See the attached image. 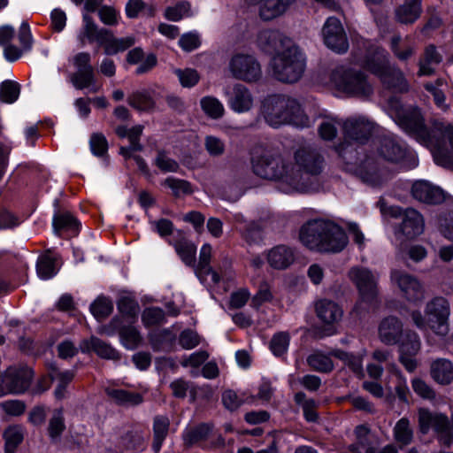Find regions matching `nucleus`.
I'll return each instance as SVG.
<instances>
[{
  "label": "nucleus",
  "mask_w": 453,
  "mask_h": 453,
  "mask_svg": "<svg viewBox=\"0 0 453 453\" xmlns=\"http://www.w3.org/2000/svg\"><path fill=\"white\" fill-rule=\"evenodd\" d=\"M316 313L323 323L333 325L342 319L343 311L336 303L323 299L316 303Z\"/></svg>",
  "instance_id": "nucleus-27"
},
{
  "label": "nucleus",
  "mask_w": 453,
  "mask_h": 453,
  "mask_svg": "<svg viewBox=\"0 0 453 453\" xmlns=\"http://www.w3.org/2000/svg\"><path fill=\"white\" fill-rule=\"evenodd\" d=\"M104 0H85L82 15L83 26L79 35V40L82 45L88 42H96L104 47L106 55H115L123 52L135 43L134 36L117 38L113 33L107 29L99 27L88 15V12H94L101 5Z\"/></svg>",
  "instance_id": "nucleus-5"
},
{
  "label": "nucleus",
  "mask_w": 453,
  "mask_h": 453,
  "mask_svg": "<svg viewBox=\"0 0 453 453\" xmlns=\"http://www.w3.org/2000/svg\"><path fill=\"white\" fill-rule=\"evenodd\" d=\"M391 281L410 302L421 301L424 298V288L420 281L413 275L397 269L391 271Z\"/></svg>",
  "instance_id": "nucleus-18"
},
{
  "label": "nucleus",
  "mask_w": 453,
  "mask_h": 453,
  "mask_svg": "<svg viewBox=\"0 0 453 453\" xmlns=\"http://www.w3.org/2000/svg\"><path fill=\"white\" fill-rule=\"evenodd\" d=\"M421 12V0H404L395 12L396 20L403 24L414 23L419 19Z\"/></svg>",
  "instance_id": "nucleus-29"
},
{
  "label": "nucleus",
  "mask_w": 453,
  "mask_h": 453,
  "mask_svg": "<svg viewBox=\"0 0 453 453\" xmlns=\"http://www.w3.org/2000/svg\"><path fill=\"white\" fill-rule=\"evenodd\" d=\"M73 65L76 72L73 73L71 81L77 89L90 88L91 91H97L96 87L94 68L90 64V55L81 52L73 58Z\"/></svg>",
  "instance_id": "nucleus-16"
},
{
  "label": "nucleus",
  "mask_w": 453,
  "mask_h": 453,
  "mask_svg": "<svg viewBox=\"0 0 453 453\" xmlns=\"http://www.w3.org/2000/svg\"><path fill=\"white\" fill-rule=\"evenodd\" d=\"M104 390L106 395L119 405L134 406L140 404L143 401V397L140 393L111 387H106Z\"/></svg>",
  "instance_id": "nucleus-32"
},
{
  "label": "nucleus",
  "mask_w": 453,
  "mask_h": 453,
  "mask_svg": "<svg viewBox=\"0 0 453 453\" xmlns=\"http://www.w3.org/2000/svg\"><path fill=\"white\" fill-rule=\"evenodd\" d=\"M90 150L95 156L102 157L108 150L106 138L101 134H93L89 141Z\"/></svg>",
  "instance_id": "nucleus-64"
},
{
  "label": "nucleus",
  "mask_w": 453,
  "mask_h": 453,
  "mask_svg": "<svg viewBox=\"0 0 453 453\" xmlns=\"http://www.w3.org/2000/svg\"><path fill=\"white\" fill-rule=\"evenodd\" d=\"M444 84V81L441 79H438L435 82V84L433 83H427L426 84L425 88L427 91H429L433 96L435 104L441 109H445V96L441 88Z\"/></svg>",
  "instance_id": "nucleus-61"
},
{
  "label": "nucleus",
  "mask_w": 453,
  "mask_h": 453,
  "mask_svg": "<svg viewBox=\"0 0 453 453\" xmlns=\"http://www.w3.org/2000/svg\"><path fill=\"white\" fill-rule=\"evenodd\" d=\"M33 371L27 366L10 367L3 376L0 385V397L6 394H21L30 386Z\"/></svg>",
  "instance_id": "nucleus-15"
},
{
  "label": "nucleus",
  "mask_w": 453,
  "mask_h": 453,
  "mask_svg": "<svg viewBox=\"0 0 453 453\" xmlns=\"http://www.w3.org/2000/svg\"><path fill=\"white\" fill-rule=\"evenodd\" d=\"M378 154L382 159L395 164L402 171L414 169L418 165L415 152L392 136L384 137L380 141Z\"/></svg>",
  "instance_id": "nucleus-13"
},
{
  "label": "nucleus",
  "mask_w": 453,
  "mask_h": 453,
  "mask_svg": "<svg viewBox=\"0 0 453 453\" xmlns=\"http://www.w3.org/2000/svg\"><path fill=\"white\" fill-rule=\"evenodd\" d=\"M100 20L107 26H117L121 20L120 12L111 5H103L98 10Z\"/></svg>",
  "instance_id": "nucleus-54"
},
{
  "label": "nucleus",
  "mask_w": 453,
  "mask_h": 453,
  "mask_svg": "<svg viewBox=\"0 0 453 453\" xmlns=\"http://www.w3.org/2000/svg\"><path fill=\"white\" fill-rule=\"evenodd\" d=\"M413 197L426 203H440L445 199L443 191L426 180L416 181L411 188Z\"/></svg>",
  "instance_id": "nucleus-24"
},
{
  "label": "nucleus",
  "mask_w": 453,
  "mask_h": 453,
  "mask_svg": "<svg viewBox=\"0 0 453 453\" xmlns=\"http://www.w3.org/2000/svg\"><path fill=\"white\" fill-rule=\"evenodd\" d=\"M266 257L271 267L276 270H284L295 262L296 252L293 248L280 244L272 248Z\"/></svg>",
  "instance_id": "nucleus-25"
},
{
  "label": "nucleus",
  "mask_w": 453,
  "mask_h": 453,
  "mask_svg": "<svg viewBox=\"0 0 453 453\" xmlns=\"http://www.w3.org/2000/svg\"><path fill=\"white\" fill-rule=\"evenodd\" d=\"M212 427L209 424H200L196 426L186 428L182 434L185 445L192 446L200 441L205 440Z\"/></svg>",
  "instance_id": "nucleus-39"
},
{
  "label": "nucleus",
  "mask_w": 453,
  "mask_h": 453,
  "mask_svg": "<svg viewBox=\"0 0 453 453\" xmlns=\"http://www.w3.org/2000/svg\"><path fill=\"white\" fill-rule=\"evenodd\" d=\"M426 313L427 320L419 311L412 312V320L417 327L422 330L430 327L436 334L445 336L449 332V302L445 298L436 297L427 303Z\"/></svg>",
  "instance_id": "nucleus-12"
},
{
  "label": "nucleus",
  "mask_w": 453,
  "mask_h": 453,
  "mask_svg": "<svg viewBox=\"0 0 453 453\" xmlns=\"http://www.w3.org/2000/svg\"><path fill=\"white\" fill-rule=\"evenodd\" d=\"M324 43L337 53H345L349 49V41L341 21L329 17L322 28Z\"/></svg>",
  "instance_id": "nucleus-17"
},
{
  "label": "nucleus",
  "mask_w": 453,
  "mask_h": 453,
  "mask_svg": "<svg viewBox=\"0 0 453 453\" xmlns=\"http://www.w3.org/2000/svg\"><path fill=\"white\" fill-rule=\"evenodd\" d=\"M391 50L400 60L408 59L414 51L412 46L402 43L400 36H395L392 38Z\"/></svg>",
  "instance_id": "nucleus-59"
},
{
  "label": "nucleus",
  "mask_w": 453,
  "mask_h": 453,
  "mask_svg": "<svg viewBox=\"0 0 453 453\" xmlns=\"http://www.w3.org/2000/svg\"><path fill=\"white\" fill-rule=\"evenodd\" d=\"M262 114L266 123L273 127H279L285 124L306 127L311 124L310 119L303 112L299 103L284 95L267 96L263 102Z\"/></svg>",
  "instance_id": "nucleus-7"
},
{
  "label": "nucleus",
  "mask_w": 453,
  "mask_h": 453,
  "mask_svg": "<svg viewBox=\"0 0 453 453\" xmlns=\"http://www.w3.org/2000/svg\"><path fill=\"white\" fill-rule=\"evenodd\" d=\"M411 387L413 391L424 399L433 400L435 398L434 389L425 380L419 378H414L411 380Z\"/></svg>",
  "instance_id": "nucleus-60"
},
{
  "label": "nucleus",
  "mask_w": 453,
  "mask_h": 453,
  "mask_svg": "<svg viewBox=\"0 0 453 453\" xmlns=\"http://www.w3.org/2000/svg\"><path fill=\"white\" fill-rule=\"evenodd\" d=\"M121 443L127 450L142 451L145 447L143 436L139 433L129 432L121 439Z\"/></svg>",
  "instance_id": "nucleus-53"
},
{
  "label": "nucleus",
  "mask_w": 453,
  "mask_h": 453,
  "mask_svg": "<svg viewBox=\"0 0 453 453\" xmlns=\"http://www.w3.org/2000/svg\"><path fill=\"white\" fill-rule=\"evenodd\" d=\"M337 126H342L344 141L335 147L342 159L343 168L358 177L368 186L380 187L390 178V172L379 165L377 160L369 155L360 157L364 145L372 134L375 125L365 116H356L340 122L335 119L323 121L319 134L324 140H333L337 134Z\"/></svg>",
  "instance_id": "nucleus-1"
},
{
  "label": "nucleus",
  "mask_w": 453,
  "mask_h": 453,
  "mask_svg": "<svg viewBox=\"0 0 453 453\" xmlns=\"http://www.w3.org/2000/svg\"><path fill=\"white\" fill-rule=\"evenodd\" d=\"M19 83L5 80L0 84V101L4 104H13L19 96Z\"/></svg>",
  "instance_id": "nucleus-44"
},
{
  "label": "nucleus",
  "mask_w": 453,
  "mask_h": 453,
  "mask_svg": "<svg viewBox=\"0 0 453 453\" xmlns=\"http://www.w3.org/2000/svg\"><path fill=\"white\" fill-rule=\"evenodd\" d=\"M334 357L342 360L356 373H361L363 365L362 358L356 357L342 350H334L331 353Z\"/></svg>",
  "instance_id": "nucleus-58"
},
{
  "label": "nucleus",
  "mask_w": 453,
  "mask_h": 453,
  "mask_svg": "<svg viewBox=\"0 0 453 453\" xmlns=\"http://www.w3.org/2000/svg\"><path fill=\"white\" fill-rule=\"evenodd\" d=\"M388 110L394 121L420 144L432 150L436 164L453 167V127L434 122L431 130L424 124L419 109L404 107L396 98L388 101Z\"/></svg>",
  "instance_id": "nucleus-3"
},
{
  "label": "nucleus",
  "mask_w": 453,
  "mask_h": 453,
  "mask_svg": "<svg viewBox=\"0 0 453 453\" xmlns=\"http://www.w3.org/2000/svg\"><path fill=\"white\" fill-rule=\"evenodd\" d=\"M53 228L57 234H67L68 236L76 235L80 231V223L69 212L58 213L53 217Z\"/></svg>",
  "instance_id": "nucleus-31"
},
{
  "label": "nucleus",
  "mask_w": 453,
  "mask_h": 453,
  "mask_svg": "<svg viewBox=\"0 0 453 453\" xmlns=\"http://www.w3.org/2000/svg\"><path fill=\"white\" fill-rule=\"evenodd\" d=\"M379 337L387 345L400 344V361L409 372L417 367L415 356L420 349L418 335L414 332L403 333L402 322L395 317L385 318L379 326Z\"/></svg>",
  "instance_id": "nucleus-6"
},
{
  "label": "nucleus",
  "mask_w": 453,
  "mask_h": 453,
  "mask_svg": "<svg viewBox=\"0 0 453 453\" xmlns=\"http://www.w3.org/2000/svg\"><path fill=\"white\" fill-rule=\"evenodd\" d=\"M81 349L82 352L93 350L102 358L115 360L119 357V352L114 348L97 337L82 341Z\"/></svg>",
  "instance_id": "nucleus-30"
},
{
  "label": "nucleus",
  "mask_w": 453,
  "mask_h": 453,
  "mask_svg": "<svg viewBox=\"0 0 453 453\" xmlns=\"http://www.w3.org/2000/svg\"><path fill=\"white\" fill-rule=\"evenodd\" d=\"M118 309L122 316L134 319L138 314L139 305L134 298L122 296L118 302Z\"/></svg>",
  "instance_id": "nucleus-57"
},
{
  "label": "nucleus",
  "mask_w": 453,
  "mask_h": 453,
  "mask_svg": "<svg viewBox=\"0 0 453 453\" xmlns=\"http://www.w3.org/2000/svg\"><path fill=\"white\" fill-rule=\"evenodd\" d=\"M204 146L207 152L212 157L221 156L225 152L224 142L213 135H208L205 137Z\"/></svg>",
  "instance_id": "nucleus-63"
},
{
  "label": "nucleus",
  "mask_w": 453,
  "mask_h": 453,
  "mask_svg": "<svg viewBox=\"0 0 453 453\" xmlns=\"http://www.w3.org/2000/svg\"><path fill=\"white\" fill-rule=\"evenodd\" d=\"M296 401L303 408L304 417L307 421L314 422L318 418V414L315 411L316 403L312 399H306L303 393H297L296 395Z\"/></svg>",
  "instance_id": "nucleus-55"
},
{
  "label": "nucleus",
  "mask_w": 453,
  "mask_h": 453,
  "mask_svg": "<svg viewBox=\"0 0 453 453\" xmlns=\"http://www.w3.org/2000/svg\"><path fill=\"white\" fill-rule=\"evenodd\" d=\"M290 336L286 332L275 334L270 342V349L275 356H282L288 349Z\"/></svg>",
  "instance_id": "nucleus-50"
},
{
  "label": "nucleus",
  "mask_w": 453,
  "mask_h": 453,
  "mask_svg": "<svg viewBox=\"0 0 453 453\" xmlns=\"http://www.w3.org/2000/svg\"><path fill=\"white\" fill-rule=\"evenodd\" d=\"M293 165L281 155L264 151L251 157L253 173L260 178L277 180L284 192H308L311 177L319 174L322 169L323 158L311 148H302L295 154Z\"/></svg>",
  "instance_id": "nucleus-2"
},
{
  "label": "nucleus",
  "mask_w": 453,
  "mask_h": 453,
  "mask_svg": "<svg viewBox=\"0 0 453 453\" xmlns=\"http://www.w3.org/2000/svg\"><path fill=\"white\" fill-rule=\"evenodd\" d=\"M349 277L359 292V300L352 312L361 316L364 311H368L376 305L378 277L371 270L362 266L352 267L349 272Z\"/></svg>",
  "instance_id": "nucleus-11"
},
{
  "label": "nucleus",
  "mask_w": 453,
  "mask_h": 453,
  "mask_svg": "<svg viewBox=\"0 0 453 453\" xmlns=\"http://www.w3.org/2000/svg\"><path fill=\"white\" fill-rule=\"evenodd\" d=\"M296 0H245L248 5L260 4L259 15L264 20H271L282 15Z\"/></svg>",
  "instance_id": "nucleus-23"
},
{
  "label": "nucleus",
  "mask_w": 453,
  "mask_h": 453,
  "mask_svg": "<svg viewBox=\"0 0 453 453\" xmlns=\"http://www.w3.org/2000/svg\"><path fill=\"white\" fill-rule=\"evenodd\" d=\"M65 428L63 410L57 409L49 422L48 432L52 441L58 440Z\"/></svg>",
  "instance_id": "nucleus-47"
},
{
  "label": "nucleus",
  "mask_w": 453,
  "mask_h": 453,
  "mask_svg": "<svg viewBox=\"0 0 453 453\" xmlns=\"http://www.w3.org/2000/svg\"><path fill=\"white\" fill-rule=\"evenodd\" d=\"M212 248L205 243L202 246L199 255L197 272L199 274L211 276V281L215 284L220 280V275L210 265Z\"/></svg>",
  "instance_id": "nucleus-35"
},
{
  "label": "nucleus",
  "mask_w": 453,
  "mask_h": 453,
  "mask_svg": "<svg viewBox=\"0 0 453 453\" xmlns=\"http://www.w3.org/2000/svg\"><path fill=\"white\" fill-rule=\"evenodd\" d=\"M203 112L213 119H218L224 115L225 108L223 104L214 96H204L200 102Z\"/></svg>",
  "instance_id": "nucleus-41"
},
{
  "label": "nucleus",
  "mask_w": 453,
  "mask_h": 453,
  "mask_svg": "<svg viewBox=\"0 0 453 453\" xmlns=\"http://www.w3.org/2000/svg\"><path fill=\"white\" fill-rule=\"evenodd\" d=\"M128 103L138 111H150L155 104L150 95L145 90L133 93L128 97Z\"/></svg>",
  "instance_id": "nucleus-46"
},
{
  "label": "nucleus",
  "mask_w": 453,
  "mask_h": 453,
  "mask_svg": "<svg viewBox=\"0 0 453 453\" xmlns=\"http://www.w3.org/2000/svg\"><path fill=\"white\" fill-rule=\"evenodd\" d=\"M112 303L104 296L98 297L90 305V311L97 320L107 317L112 311Z\"/></svg>",
  "instance_id": "nucleus-48"
},
{
  "label": "nucleus",
  "mask_w": 453,
  "mask_h": 453,
  "mask_svg": "<svg viewBox=\"0 0 453 453\" xmlns=\"http://www.w3.org/2000/svg\"><path fill=\"white\" fill-rule=\"evenodd\" d=\"M120 324V319L115 318L109 326L102 329V333L112 335L115 331H119L120 341L125 348L128 349L137 348L142 342L139 331L133 326H121Z\"/></svg>",
  "instance_id": "nucleus-20"
},
{
  "label": "nucleus",
  "mask_w": 453,
  "mask_h": 453,
  "mask_svg": "<svg viewBox=\"0 0 453 453\" xmlns=\"http://www.w3.org/2000/svg\"><path fill=\"white\" fill-rule=\"evenodd\" d=\"M170 426V420L166 416H156L153 420V444L152 449L155 453H158L162 444L167 436Z\"/></svg>",
  "instance_id": "nucleus-36"
},
{
  "label": "nucleus",
  "mask_w": 453,
  "mask_h": 453,
  "mask_svg": "<svg viewBox=\"0 0 453 453\" xmlns=\"http://www.w3.org/2000/svg\"><path fill=\"white\" fill-rule=\"evenodd\" d=\"M175 73L177 74L180 84L187 88L194 87L200 78L198 73L191 68L184 70L177 69Z\"/></svg>",
  "instance_id": "nucleus-62"
},
{
  "label": "nucleus",
  "mask_w": 453,
  "mask_h": 453,
  "mask_svg": "<svg viewBox=\"0 0 453 453\" xmlns=\"http://www.w3.org/2000/svg\"><path fill=\"white\" fill-rule=\"evenodd\" d=\"M57 259L50 252H46L38 257L36 272L42 280H49L57 274Z\"/></svg>",
  "instance_id": "nucleus-38"
},
{
  "label": "nucleus",
  "mask_w": 453,
  "mask_h": 453,
  "mask_svg": "<svg viewBox=\"0 0 453 453\" xmlns=\"http://www.w3.org/2000/svg\"><path fill=\"white\" fill-rule=\"evenodd\" d=\"M125 13L128 19L152 18L156 14V7L143 0H128L125 6Z\"/></svg>",
  "instance_id": "nucleus-34"
},
{
  "label": "nucleus",
  "mask_w": 453,
  "mask_h": 453,
  "mask_svg": "<svg viewBox=\"0 0 453 453\" xmlns=\"http://www.w3.org/2000/svg\"><path fill=\"white\" fill-rule=\"evenodd\" d=\"M163 185L170 188L173 195L175 196L192 193L190 183L185 180L168 177L164 180Z\"/></svg>",
  "instance_id": "nucleus-49"
},
{
  "label": "nucleus",
  "mask_w": 453,
  "mask_h": 453,
  "mask_svg": "<svg viewBox=\"0 0 453 453\" xmlns=\"http://www.w3.org/2000/svg\"><path fill=\"white\" fill-rule=\"evenodd\" d=\"M299 240L308 250L320 253H339L349 242L342 227L322 219L304 223L299 230Z\"/></svg>",
  "instance_id": "nucleus-4"
},
{
  "label": "nucleus",
  "mask_w": 453,
  "mask_h": 453,
  "mask_svg": "<svg viewBox=\"0 0 453 453\" xmlns=\"http://www.w3.org/2000/svg\"><path fill=\"white\" fill-rule=\"evenodd\" d=\"M273 76L285 83L297 81L305 69V58L293 42L278 52L271 61Z\"/></svg>",
  "instance_id": "nucleus-8"
},
{
  "label": "nucleus",
  "mask_w": 453,
  "mask_h": 453,
  "mask_svg": "<svg viewBox=\"0 0 453 453\" xmlns=\"http://www.w3.org/2000/svg\"><path fill=\"white\" fill-rule=\"evenodd\" d=\"M232 76L246 82H255L261 78V65L250 54L236 53L232 56L228 64Z\"/></svg>",
  "instance_id": "nucleus-14"
},
{
  "label": "nucleus",
  "mask_w": 453,
  "mask_h": 453,
  "mask_svg": "<svg viewBox=\"0 0 453 453\" xmlns=\"http://www.w3.org/2000/svg\"><path fill=\"white\" fill-rule=\"evenodd\" d=\"M257 46L261 50L272 54L275 51L283 50L293 42L284 37L277 30H263L257 35Z\"/></svg>",
  "instance_id": "nucleus-22"
},
{
  "label": "nucleus",
  "mask_w": 453,
  "mask_h": 453,
  "mask_svg": "<svg viewBox=\"0 0 453 453\" xmlns=\"http://www.w3.org/2000/svg\"><path fill=\"white\" fill-rule=\"evenodd\" d=\"M175 250L186 265H191L195 261L196 247L189 242L181 241L175 244Z\"/></svg>",
  "instance_id": "nucleus-56"
},
{
  "label": "nucleus",
  "mask_w": 453,
  "mask_h": 453,
  "mask_svg": "<svg viewBox=\"0 0 453 453\" xmlns=\"http://www.w3.org/2000/svg\"><path fill=\"white\" fill-rule=\"evenodd\" d=\"M441 59V56L434 45L426 47L424 58L419 61L418 75H431L434 72V66L440 64Z\"/></svg>",
  "instance_id": "nucleus-37"
},
{
  "label": "nucleus",
  "mask_w": 453,
  "mask_h": 453,
  "mask_svg": "<svg viewBox=\"0 0 453 453\" xmlns=\"http://www.w3.org/2000/svg\"><path fill=\"white\" fill-rule=\"evenodd\" d=\"M424 231V219L416 210L408 208L403 213L401 233L409 239L414 238Z\"/></svg>",
  "instance_id": "nucleus-26"
},
{
  "label": "nucleus",
  "mask_w": 453,
  "mask_h": 453,
  "mask_svg": "<svg viewBox=\"0 0 453 453\" xmlns=\"http://www.w3.org/2000/svg\"><path fill=\"white\" fill-rule=\"evenodd\" d=\"M193 14L190 4L188 1H181L173 6H168L165 10L164 16L168 20L180 21L184 18L193 16Z\"/></svg>",
  "instance_id": "nucleus-40"
},
{
  "label": "nucleus",
  "mask_w": 453,
  "mask_h": 453,
  "mask_svg": "<svg viewBox=\"0 0 453 453\" xmlns=\"http://www.w3.org/2000/svg\"><path fill=\"white\" fill-rule=\"evenodd\" d=\"M155 165L163 173H176L180 165L173 158L170 157L166 151L159 150L155 158Z\"/></svg>",
  "instance_id": "nucleus-51"
},
{
  "label": "nucleus",
  "mask_w": 453,
  "mask_h": 453,
  "mask_svg": "<svg viewBox=\"0 0 453 453\" xmlns=\"http://www.w3.org/2000/svg\"><path fill=\"white\" fill-rule=\"evenodd\" d=\"M369 429L365 426H357L355 429L356 442L349 447V453H397L396 447L388 444L383 449L372 446L369 440Z\"/></svg>",
  "instance_id": "nucleus-19"
},
{
  "label": "nucleus",
  "mask_w": 453,
  "mask_h": 453,
  "mask_svg": "<svg viewBox=\"0 0 453 453\" xmlns=\"http://www.w3.org/2000/svg\"><path fill=\"white\" fill-rule=\"evenodd\" d=\"M6 453H13L23 440V428L20 426H9L4 433Z\"/></svg>",
  "instance_id": "nucleus-45"
},
{
  "label": "nucleus",
  "mask_w": 453,
  "mask_h": 453,
  "mask_svg": "<svg viewBox=\"0 0 453 453\" xmlns=\"http://www.w3.org/2000/svg\"><path fill=\"white\" fill-rule=\"evenodd\" d=\"M363 65L377 75L388 88L400 92L408 89V84L403 73L389 65L388 55L385 50L375 48L369 52Z\"/></svg>",
  "instance_id": "nucleus-10"
},
{
  "label": "nucleus",
  "mask_w": 453,
  "mask_h": 453,
  "mask_svg": "<svg viewBox=\"0 0 453 453\" xmlns=\"http://www.w3.org/2000/svg\"><path fill=\"white\" fill-rule=\"evenodd\" d=\"M431 376L440 384H449L453 380L452 363L445 358L434 360L431 365Z\"/></svg>",
  "instance_id": "nucleus-33"
},
{
  "label": "nucleus",
  "mask_w": 453,
  "mask_h": 453,
  "mask_svg": "<svg viewBox=\"0 0 453 453\" xmlns=\"http://www.w3.org/2000/svg\"><path fill=\"white\" fill-rule=\"evenodd\" d=\"M307 362L313 370L320 372H329L334 368V364L330 357L319 351L310 355L307 358Z\"/></svg>",
  "instance_id": "nucleus-43"
},
{
  "label": "nucleus",
  "mask_w": 453,
  "mask_h": 453,
  "mask_svg": "<svg viewBox=\"0 0 453 453\" xmlns=\"http://www.w3.org/2000/svg\"><path fill=\"white\" fill-rule=\"evenodd\" d=\"M226 95L228 105L234 112H246L253 106V96L242 84H235Z\"/></svg>",
  "instance_id": "nucleus-21"
},
{
  "label": "nucleus",
  "mask_w": 453,
  "mask_h": 453,
  "mask_svg": "<svg viewBox=\"0 0 453 453\" xmlns=\"http://www.w3.org/2000/svg\"><path fill=\"white\" fill-rule=\"evenodd\" d=\"M143 127L140 125L134 126L132 128H127L125 126H119L116 128V134L121 137H127L130 142L128 147H120L119 153L124 157H130L131 151H140L142 146L139 142L140 136L142 133Z\"/></svg>",
  "instance_id": "nucleus-28"
},
{
  "label": "nucleus",
  "mask_w": 453,
  "mask_h": 453,
  "mask_svg": "<svg viewBox=\"0 0 453 453\" xmlns=\"http://www.w3.org/2000/svg\"><path fill=\"white\" fill-rule=\"evenodd\" d=\"M394 438L402 446H406L411 442L413 431L407 418H403L396 422L394 427Z\"/></svg>",
  "instance_id": "nucleus-42"
},
{
  "label": "nucleus",
  "mask_w": 453,
  "mask_h": 453,
  "mask_svg": "<svg viewBox=\"0 0 453 453\" xmlns=\"http://www.w3.org/2000/svg\"><path fill=\"white\" fill-rule=\"evenodd\" d=\"M330 80L338 92L348 96L366 99L373 92L367 76L355 68L339 66L332 72Z\"/></svg>",
  "instance_id": "nucleus-9"
},
{
  "label": "nucleus",
  "mask_w": 453,
  "mask_h": 453,
  "mask_svg": "<svg viewBox=\"0 0 453 453\" xmlns=\"http://www.w3.org/2000/svg\"><path fill=\"white\" fill-rule=\"evenodd\" d=\"M142 320L146 327L160 325L165 322V312L161 308H146L142 315Z\"/></svg>",
  "instance_id": "nucleus-52"
}]
</instances>
